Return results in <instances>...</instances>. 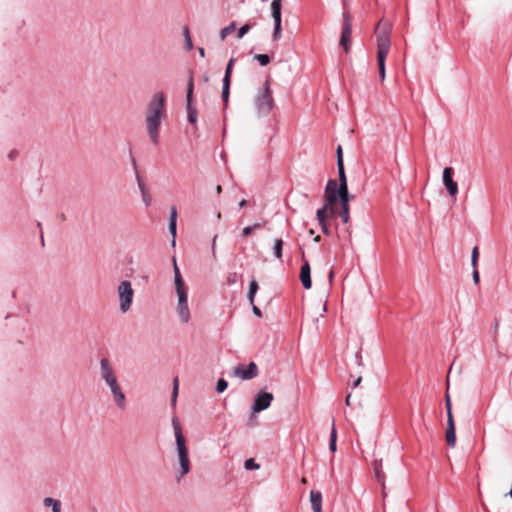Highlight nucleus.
<instances>
[{
	"label": "nucleus",
	"mask_w": 512,
	"mask_h": 512,
	"mask_svg": "<svg viewBox=\"0 0 512 512\" xmlns=\"http://www.w3.org/2000/svg\"><path fill=\"white\" fill-rule=\"evenodd\" d=\"M176 454L177 459L173 466L174 477L177 482H180L191 471V461L186 442L176 443Z\"/></svg>",
	"instance_id": "obj_6"
},
{
	"label": "nucleus",
	"mask_w": 512,
	"mask_h": 512,
	"mask_svg": "<svg viewBox=\"0 0 512 512\" xmlns=\"http://www.w3.org/2000/svg\"><path fill=\"white\" fill-rule=\"evenodd\" d=\"M338 199H339V196H338L337 183L335 180L330 179L326 184V188H325V192H324V204H326L327 207H330V214L332 215V217L335 216V213H336L335 206H336Z\"/></svg>",
	"instance_id": "obj_8"
},
{
	"label": "nucleus",
	"mask_w": 512,
	"mask_h": 512,
	"mask_svg": "<svg viewBox=\"0 0 512 512\" xmlns=\"http://www.w3.org/2000/svg\"><path fill=\"white\" fill-rule=\"evenodd\" d=\"M116 291L119 302V310L122 313H127L133 305L135 295V291L132 287L131 282L128 280L120 281Z\"/></svg>",
	"instance_id": "obj_7"
},
{
	"label": "nucleus",
	"mask_w": 512,
	"mask_h": 512,
	"mask_svg": "<svg viewBox=\"0 0 512 512\" xmlns=\"http://www.w3.org/2000/svg\"><path fill=\"white\" fill-rule=\"evenodd\" d=\"M338 196L340 203H349L350 199L354 198V196L349 194L348 186L345 188H338Z\"/></svg>",
	"instance_id": "obj_23"
},
{
	"label": "nucleus",
	"mask_w": 512,
	"mask_h": 512,
	"mask_svg": "<svg viewBox=\"0 0 512 512\" xmlns=\"http://www.w3.org/2000/svg\"><path fill=\"white\" fill-rule=\"evenodd\" d=\"M282 0H273L271 3V14L274 21H281Z\"/></svg>",
	"instance_id": "obj_18"
},
{
	"label": "nucleus",
	"mask_w": 512,
	"mask_h": 512,
	"mask_svg": "<svg viewBox=\"0 0 512 512\" xmlns=\"http://www.w3.org/2000/svg\"><path fill=\"white\" fill-rule=\"evenodd\" d=\"M251 227H253V231H254L256 229H259L261 227V224L260 223H255Z\"/></svg>",
	"instance_id": "obj_55"
},
{
	"label": "nucleus",
	"mask_w": 512,
	"mask_h": 512,
	"mask_svg": "<svg viewBox=\"0 0 512 512\" xmlns=\"http://www.w3.org/2000/svg\"><path fill=\"white\" fill-rule=\"evenodd\" d=\"M338 168V177H339V186L338 188H345L348 186L347 178L344 170V165L337 166Z\"/></svg>",
	"instance_id": "obj_24"
},
{
	"label": "nucleus",
	"mask_w": 512,
	"mask_h": 512,
	"mask_svg": "<svg viewBox=\"0 0 512 512\" xmlns=\"http://www.w3.org/2000/svg\"><path fill=\"white\" fill-rule=\"evenodd\" d=\"M273 107L274 99L272 96L270 83L268 80H266L254 97V108L259 117H265L269 115Z\"/></svg>",
	"instance_id": "obj_5"
},
{
	"label": "nucleus",
	"mask_w": 512,
	"mask_h": 512,
	"mask_svg": "<svg viewBox=\"0 0 512 512\" xmlns=\"http://www.w3.org/2000/svg\"><path fill=\"white\" fill-rule=\"evenodd\" d=\"M337 431L335 428V425H332L331 434H330V443H329V449L332 452H335L337 450Z\"/></svg>",
	"instance_id": "obj_26"
},
{
	"label": "nucleus",
	"mask_w": 512,
	"mask_h": 512,
	"mask_svg": "<svg viewBox=\"0 0 512 512\" xmlns=\"http://www.w3.org/2000/svg\"><path fill=\"white\" fill-rule=\"evenodd\" d=\"M178 391H179V380L176 377L173 380V391H172V396H171V405H172V407L176 406L177 397H178Z\"/></svg>",
	"instance_id": "obj_27"
},
{
	"label": "nucleus",
	"mask_w": 512,
	"mask_h": 512,
	"mask_svg": "<svg viewBox=\"0 0 512 512\" xmlns=\"http://www.w3.org/2000/svg\"><path fill=\"white\" fill-rule=\"evenodd\" d=\"M169 232L172 236V246L176 245V232H177V210L176 207L170 208V217H169Z\"/></svg>",
	"instance_id": "obj_15"
},
{
	"label": "nucleus",
	"mask_w": 512,
	"mask_h": 512,
	"mask_svg": "<svg viewBox=\"0 0 512 512\" xmlns=\"http://www.w3.org/2000/svg\"><path fill=\"white\" fill-rule=\"evenodd\" d=\"M166 117L165 97L162 92L155 93L148 103L146 111V128L153 144L159 143V128Z\"/></svg>",
	"instance_id": "obj_1"
},
{
	"label": "nucleus",
	"mask_w": 512,
	"mask_h": 512,
	"mask_svg": "<svg viewBox=\"0 0 512 512\" xmlns=\"http://www.w3.org/2000/svg\"><path fill=\"white\" fill-rule=\"evenodd\" d=\"M227 387H228V383H227V381L221 378V379H219V380L217 381V384H216V391H217L218 393H222V392H224V391L227 389Z\"/></svg>",
	"instance_id": "obj_39"
},
{
	"label": "nucleus",
	"mask_w": 512,
	"mask_h": 512,
	"mask_svg": "<svg viewBox=\"0 0 512 512\" xmlns=\"http://www.w3.org/2000/svg\"><path fill=\"white\" fill-rule=\"evenodd\" d=\"M172 425H173V429H174L176 443L186 442L185 437L182 434V429H181L180 423L177 418L172 419Z\"/></svg>",
	"instance_id": "obj_19"
},
{
	"label": "nucleus",
	"mask_w": 512,
	"mask_h": 512,
	"mask_svg": "<svg viewBox=\"0 0 512 512\" xmlns=\"http://www.w3.org/2000/svg\"><path fill=\"white\" fill-rule=\"evenodd\" d=\"M478 257H479V250H478V247L476 246L472 249V253H471V265L473 268L477 267Z\"/></svg>",
	"instance_id": "obj_38"
},
{
	"label": "nucleus",
	"mask_w": 512,
	"mask_h": 512,
	"mask_svg": "<svg viewBox=\"0 0 512 512\" xmlns=\"http://www.w3.org/2000/svg\"><path fill=\"white\" fill-rule=\"evenodd\" d=\"M183 35H184V38H185L186 50L190 51L193 48V44H192V40H191V37H190V32H189V28L188 27H184Z\"/></svg>",
	"instance_id": "obj_33"
},
{
	"label": "nucleus",
	"mask_w": 512,
	"mask_h": 512,
	"mask_svg": "<svg viewBox=\"0 0 512 512\" xmlns=\"http://www.w3.org/2000/svg\"><path fill=\"white\" fill-rule=\"evenodd\" d=\"M258 366L250 362L247 366L238 365L232 369V376L241 380H251L258 376Z\"/></svg>",
	"instance_id": "obj_9"
},
{
	"label": "nucleus",
	"mask_w": 512,
	"mask_h": 512,
	"mask_svg": "<svg viewBox=\"0 0 512 512\" xmlns=\"http://www.w3.org/2000/svg\"><path fill=\"white\" fill-rule=\"evenodd\" d=\"M352 34V23L349 13L343 14L342 32L340 36V45L343 47L346 53L350 49V40Z\"/></svg>",
	"instance_id": "obj_10"
},
{
	"label": "nucleus",
	"mask_w": 512,
	"mask_h": 512,
	"mask_svg": "<svg viewBox=\"0 0 512 512\" xmlns=\"http://www.w3.org/2000/svg\"><path fill=\"white\" fill-rule=\"evenodd\" d=\"M235 59L231 58L227 64L223 80H230Z\"/></svg>",
	"instance_id": "obj_37"
},
{
	"label": "nucleus",
	"mask_w": 512,
	"mask_h": 512,
	"mask_svg": "<svg viewBox=\"0 0 512 512\" xmlns=\"http://www.w3.org/2000/svg\"><path fill=\"white\" fill-rule=\"evenodd\" d=\"M229 90H230V80H223L222 98L226 104L229 99Z\"/></svg>",
	"instance_id": "obj_32"
},
{
	"label": "nucleus",
	"mask_w": 512,
	"mask_h": 512,
	"mask_svg": "<svg viewBox=\"0 0 512 512\" xmlns=\"http://www.w3.org/2000/svg\"><path fill=\"white\" fill-rule=\"evenodd\" d=\"M302 266L300 270V280L305 289H310L312 287L311 281V267L309 261L302 255Z\"/></svg>",
	"instance_id": "obj_14"
},
{
	"label": "nucleus",
	"mask_w": 512,
	"mask_h": 512,
	"mask_svg": "<svg viewBox=\"0 0 512 512\" xmlns=\"http://www.w3.org/2000/svg\"><path fill=\"white\" fill-rule=\"evenodd\" d=\"M216 240H217V235H215L212 239V253L213 255H215V250H216Z\"/></svg>",
	"instance_id": "obj_49"
},
{
	"label": "nucleus",
	"mask_w": 512,
	"mask_h": 512,
	"mask_svg": "<svg viewBox=\"0 0 512 512\" xmlns=\"http://www.w3.org/2000/svg\"><path fill=\"white\" fill-rule=\"evenodd\" d=\"M252 306H253V307H252V310H253L254 314H255L256 316L260 317V316H261V311H260V309H259L256 305H254V303L252 304Z\"/></svg>",
	"instance_id": "obj_48"
},
{
	"label": "nucleus",
	"mask_w": 512,
	"mask_h": 512,
	"mask_svg": "<svg viewBox=\"0 0 512 512\" xmlns=\"http://www.w3.org/2000/svg\"><path fill=\"white\" fill-rule=\"evenodd\" d=\"M246 204H247V201H246L245 199H243V200H241V201L239 202V207L243 208V207H245V206H246Z\"/></svg>",
	"instance_id": "obj_54"
},
{
	"label": "nucleus",
	"mask_w": 512,
	"mask_h": 512,
	"mask_svg": "<svg viewBox=\"0 0 512 512\" xmlns=\"http://www.w3.org/2000/svg\"><path fill=\"white\" fill-rule=\"evenodd\" d=\"M446 442L450 447L456 444V433L454 419H447Z\"/></svg>",
	"instance_id": "obj_16"
},
{
	"label": "nucleus",
	"mask_w": 512,
	"mask_h": 512,
	"mask_svg": "<svg viewBox=\"0 0 512 512\" xmlns=\"http://www.w3.org/2000/svg\"><path fill=\"white\" fill-rule=\"evenodd\" d=\"M258 290V284L255 280L251 281L249 285V291H248V300L251 304L254 303V298L256 295V292Z\"/></svg>",
	"instance_id": "obj_28"
},
{
	"label": "nucleus",
	"mask_w": 512,
	"mask_h": 512,
	"mask_svg": "<svg viewBox=\"0 0 512 512\" xmlns=\"http://www.w3.org/2000/svg\"><path fill=\"white\" fill-rule=\"evenodd\" d=\"M336 153H337V166L344 165L342 147L340 145L337 147Z\"/></svg>",
	"instance_id": "obj_42"
},
{
	"label": "nucleus",
	"mask_w": 512,
	"mask_h": 512,
	"mask_svg": "<svg viewBox=\"0 0 512 512\" xmlns=\"http://www.w3.org/2000/svg\"><path fill=\"white\" fill-rule=\"evenodd\" d=\"M274 399V396L272 393L266 392V391H260L255 396L254 402L252 404V412L253 413H259L267 408L270 407L272 401Z\"/></svg>",
	"instance_id": "obj_11"
},
{
	"label": "nucleus",
	"mask_w": 512,
	"mask_h": 512,
	"mask_svg": "<svg viewBox=\"0 0 512 512\" xmlns=\"http://www.w3.org/2000/svg\"><path fill=\"white\" fill-rule=\"evenodd\" d=\"M15 154H16V152H15V151L10 152V154H9V158H11V159H12V158L15 156Z\"/></svg>",
	"instance_id": "obj_58"
},
{
	"label": "nucleus",
	"mask_w": 512,
	"mask_h": 512,
	"mask_svg": "<svg viewBox=\"0 0 512 512\" xmlns=\"http://www.w3.org/2000/svg\"><path fill=\"white\" fill-rule=\"evenodd\" d=\"M216 191H217V193H218V194H220V193L222 192V187H221V185H217V187H216Z\"/></svg>",
	"instance_id": "obj_57"
},
{
	"label": "nucleus",
	"mask_w": 512,
	"mask_h": 512,
	"mask_svg": "<svg viewBox=\"0 0 512 512\" xmlns=\"http://www.w3.org/2000/svg\"><path fill=\"white\" fill-rule=\"evenodd\" d=\"M390 33L391 25L383 20L379 21L375 29L377 40V62L385 63L391 47Z\"/></svg>",
	"instance_id": "obj_4"
},
{
	"label": "nucleus",
	"mask_w": 512,
	"mask_h": 512,
	"mask_svg": "<svg viewBox=\"0 0 512 512\" xmlns=\"http://www.w3.org/2000/svg\"><path fill=\"white\" fill-rule=\"evenodd\" d=\"M329 215L332 216L330 214V207H327V205L324 204L323 207L318 209L316 212L318 223L327 222V218L329 217Z\"/></svg>",
	"instance_id": "obj_20"
},
{
	"label": "nucleus",
	"mask_w": 512,
	"mask_h": 512,
	"mask_svg": "<svg viewBox=\"0 0 512 512\" xmlns=\"http://www.w3.org/2000/svg\"><path fill=\"white\" fill-rule=\"evenodd\" d=\"M173 272L175 294L177 298L175 309L181 323L187 324L191 320V310L188 302V286L181 275L175 258H173Z\"/></svg>",
	"instance_id": "obj_3"
},
{
	"label": "nucleus",
	"mask_w": 512,
	"mask_h": 512,
	"mask_svg": "<svg viewBox=\"0 0 512 512\" xmlns=\"http://www.w3.org/2000/svg\"><path fill=\"white\" fill-rule=\"evenodd\" d=\"M282 37L281 21H274L273 40L278 41Z\"/></svg>",
	"instance_id": "obj_31"
},
{
	"label": "nucleus",
	"mask_w": 512,
	"mask_h": 512,
	"mask_svg": "<svg viewBox=\"0 0 512 512\" xmlns=\"http://www.w3.org/2000/svg\"><path fill=\"white\" fill-rule=\"evenodd\" d=\"M356 362H357L358 366H362L363 365L362 356L359 353L356 354Z\"/></svg>",
	"instance_id": "obj_50"
},
{
	"label": "nucleus",
	"mask_w": 512,
	"mask_h": 512,
	"mask_svg": "<svg viewBox=\"0 0 512 512\" xmlns=\"http://www.w3.org/2000/svg\"><path fill=\"white\" fill-rule=\"evenodd\" d=\"M377 63H378L379 75H380L381 80L383 81L386 77L385 63H383V62H377Z\"/></svg>",
	"instance_id": "obj_41"
},
{
	"label": "nucleus",
	"mask_w": 512,
	"mask_h": 512,
	"mask_svg": "<svg viewBox=\"0 0 512 512\" xmlns=\"http://www.w3.org/2000/svg\"><path fill=\"white\" fill-rule=\"evenodd\" d=\"M454 170L451 167H445L443 170V184L453 200H456L458 194V184L453 180Z\"/></svg>",
	"instance_id": "obj_12"
},
{
	"label": "nucleus",
	"mask_w": 512,
	"mask_h": 512,
	"mask_svg": "<svg viewBox=\"0 0 512 512\" xmlns=\"http://www.w3.org/2000/svg\"><path fill=\"white\" fill-rule=\"evenodd\" d=\"M250 25L248 24H245L243 25L242 27H240L239 31H238V34H237V38L238 39H241L244 37L245 34H247L250 30Z\"/></svg>",
	"instance_id": "obj_40"
},
{
	"label": "nucleus",
	"mask_w": 512,
	"mask_h": 512,
	"mask_svg": "<svg viewBox=\"0 0 512 512\" xmlns=\"http://www.w3.org/2000/svg\"><path fill=\"white\" fill-rule=\"evenodd\" d=\"M375 477L379 483L384 485V472L382 471V461H376L374 464Z\"/></svg>",
	"instance_id": "obj_22"
},
{
	"label": "nucleus",
	"mask_w": 512,
	"mask_h": 512,
	"mask_svg": "<svg viewBox=\"0 0 512 512\" xmlns=\"http://www.w3.org/2000/svg\"><path fill=\"white\" fill-rule=\"evenodd\" d=\"M445 407H446V412H447V419H454L453 414H452L451 399L448 394H446V397H445Z\"/></svg>",
	"instance_id": "obj_35"
},
{
	"label": "nucleus",
	"mask_w": 512,
	"mask_h": 512,
	"mask_svg": "<svg viewBox=\"0 0 512 512\" xmlns=\"http://www.w3.org/2000/svg\"><path fill=\"white\" fill-rule=\"evenodd\" d=\"M193 89H194V84H193V79L191 77L188 81L187 95H186V102H187L186 108H187V114H188V121L191 124H195L197 122V111H196V108L192 104Z\"/></svg>",
	"instance_id": "obj_13"
},
{
	"label": "nucleus",
	"mask_w": 512,
	"mask_h": 512,
	"mask_svg": "<svg viewBox=\"0 0 512 512\" xmlns=\"http://www.w3.org/2000/svg\"><path fill=\"white\" fill-rule=\"evenodd\" d=\"M253 232V227L247 226L243 228L242 233L245 237L249 236Z\"/></svg>",
	"instance_id": "obj_46"
},
{
	"label": "nucleus",
	"mask_w": 512,
	"mask_h": 512,
	"mask_svg": "<svg viewBox=\"0 0 512 512\" xmlns=\"http://www.w3.org/2000/svg\"><path fill=\"white\" fill-rule=\"evenodd\" d=\"M283 244L284 243H283L282 239H276L275 242H274L273 253H274V256L277 259H281L282 258Z\"/></svg>",
	"instance_id": "obj_25"
},
{
	"label": "nucleus",
	"mask_w": 512,
	"mask_h": 512,
	"mask_svg": "<svg viewBox=\"0 0 512 512\" xmlns=\"http://www.w3.org/2000/svg\"><path fill=\"white\" fill-rule=\"evenodd\" d=\"M244 467L246 470H257L260 466L255 462L253 458H249L245 461Z\"/></svg>",
	"instance_id": "obj_36"
},
{
	"label": "nucleus",
	"mask_w": 512,
	"mask_h": 512,
	"mask_svg": "<svg viewBox=\"0 0 512 512\" xmlns=\"http://www.w3.org/2000/svg\"><path fill=\"white\" fill-rule=\"evenodd\" d=\"M350 398H351V395L349 394V395L346 397V399H345V403H346V405H348V406H350V404H351V403H350Z\"/></svg>",
	"instance_id": "obj_56"
},
{
	"label": "nucleus",
	"mask_w": 512,
	"mask_h": 512,
	"mask_svg": "<svg viewBox=\"0 0 512 512\" xmlns=\"http://www.w3.org/2000/svg\"><path fill=\"white\" fill-rule=\"evenodd\" d=\"M302 483H306V479L305 478H302Z\"/></svg>",
	"instance_id": "obj_60"
},
{
	"label": "nucleus",
	"mask_w": 512,
	"mask_h": 512,
	"mask_svg": "<svg viewBox=\"0 0 512 512\" xmlns=\"http://www.w3.org/2000/svg\"><path fill=\"white\" fill-rule=\"evenodd\" d=\"M254 59L260 63L261 66H266L270 62V57L267 54H256Z\"/></svg>",
	"instance_id": "obj_34"
},
{
	"label": "nucleus",
	"mask_w": 512,
	"mask_h": 512,
	"mask_svg": "<svg viewBox=\"0 0 512 512\" xmlns=\"http://www.w3.org/2000/svg\"><path fill=\"white\" fill-rule=\"evenodd\" d=\"M137 182H138V187H139V190L141 193H144V192H147V188H146V185L145 183L141 180L140 176L137 175Z\"/></svg>",
	"instance_id": "obj_44"
},
{
	"label": "nucleus",
	"mask_w": 512,
	"mask_h": 512,
	"mask_svg": "<svg viewBox=\"0 0 512 512\" xmlns=\"http://www.w3.org/2000/svg\"><path fill=\"white\" fill-rule=\"evenodd\" d=\"M361 381H362V377H361V376H359V377L354 381V383H353V388L358 387V386L360 385Z\"/></svg>",
	"instance_id": "obj_51"
},
{
	"label": "nucleus",
	"mask_w": 512,
	"mask_h": 512,
	"mask_svg": "<svg viewBox=\"0 0 512 512\" xmlns=\"http://www.w3.org/2000/svg\"><path fill=\"white\" fill-rule=\"evenodd\" d=\"M141 196H142V200L144 202V204L148 207L151 205V196L149 194V192H144V193H141Z\"/></svg>",
	"instance_id": "obj_43"
},
{
	"label": "nucleus",
	"mask_w": 512,
	"mask_h": 512,
	"mask_svg": "<svg viewBox=\"0 0 512 512\" xmlns=\"http://www.w3.org/2000/svg\"><path fill=\"white\" fill-rule=\"evenodd\" d=\"M334 278V270L331 269L328 275L329 282L331 283Z\"/></svg>",
	"instance_id": "obj_52"
},
{
	"label": "nucleus",
	"mask_w": 512,
	"mask_h": 512,
	"mask_svg": "<svg viewBox=\"0 0 512 512\" xmlns=\"http://www.w3.org/2000/svg\"><path fill=\"white\" fill-rule=\"evenodd\" d=\"M319 240H320V236L315 237V241H319Z\"/></svg>",
	"instance_id": "obj_59"
},
{
	"label": "nucleus",
	"mask_w": 512,
	"mask_h": 512,
	"mask_svg": "<svg viewBox=\"0 0 512 512\" xmlns=\"http://www.w3.org/2000/svg\"><path fill=\"white\" fill-rule=\"evenodd\" d=\"M236 29V24L233 22L231 24H229L228 26L224 27L221 31H220V38L221 40H225V38L230 35L232 32H234Z\"/></svg>",
	"instance_id": "obj_30"
},
{
	"label": "nucleus",
	"mask_w": 512,
	"mask_h": 512,
	"mask_svg": "<svg viewBox=\"0 0 512 512\" xmlns=\"http://www.w3.org/2000/svg\"><path fill=\"white\" fill-rule=\"evenodd\" d=\"M98 374L100 379L109 388L116 407L120 410L125 409L127 403L126 395L118 381L117 372L108 358L103 357L99 360Z\"/></svg>",
	"instance_id": "obj_2"
},
{
	"label": "nucleus",
	"mask_w": 512,
	"mask_h": 512,
	"mask_svg": "<svg viewBox=\"0 0 512 512\" xmlns=\"http://www.w3.org/2000/svg\"><path fill=\"white\" fill-rule=\"evenodd\" d=\"M310 502L313 512H322V494L318 491H310Z\"/></svg>",
	"instance_id": "obj_17"
},
{
	"label": "nucleus",
	"mask_w": 512,
	"mask_h": 512,
	"mask_svg": "<svg viewBox=\"0 0 512 512\" xmlns=\"http://www.w3.org/2000/svg\"><path fill=\"white\" fill-rule=\"evenodd\" d=\"M43 503L46 507H51L52 512H61V502L59 500L46 497Z\"/></svg>",
	"instance_id": "obj_21"
},
{
	"label": "nucleus",
	"mask_w": 512,
	"mask_h": 512,
	"mask_svg": "<svg viewBox=\"0 0 512 512\" xmlns=\"http://www.w3.org/2000/svg\"><path fill=\"white\" fill-rule=\"evenodd\" d=\"M340 217L344 223L349 222V203H341Z\"/></svg>",
	"instance_id": "obj_29"
},
{
	"label": "nucleus",
	"mask_w": 512,
	"mask_h": 512,
	"mask_svg": "<svg viewBox=\"0 0 512 512\" xmlns=\"http://www.w3.org/2000/svg\"><path fill=\"white\" fill-rule=\"evenodd\" d=\"M472 278H473V282H474L475 284H478V283H479V272H478V270H477V267H476V268H473Z\"/></svg>",
	"instance_id": "obj_45"
},
{
	"label": "nucleus",
	"mask_w": 512,
	"mask_h": 512,
	"mask_svg": "<svg viewBox=\"0 0 512 512\" xmlns=\"http://www.w3.org/2000/svg\"><path fill=\"white\" fill-rule=\"evenodd\" d=\"M321 230L324 234H329V228L327 222L319 223Z\"/></svg>",
	"instance_id": "obj_47"
},
{
	"label": "nucleus",
	"mask_w": 512,
	"mask_h": 512,
	"mask_svg": "<svg viewBox=\"0 0 512 512\" xmlns=\"http://www.w3.org/2000/svg\"><path fill=\"white\" fill-rule=\"evenodd\" d=\"M198 51H199V54H200V56L202 58L205 57V50H204V48L200 47V48H198Z\"/></svg>",
	"instance_id": "obj_53"
}]
</instances>
